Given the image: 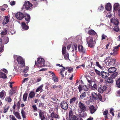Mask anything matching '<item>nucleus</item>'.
Instances as JSON below:
<instances>
[{"instance_id": "nucleus-1", "label": "nucleus", "mask_w": 120, "mask_h": 120, "mask_svg": "<svg viewBox=\"0 0 120 120\" xmlns=\"http://www.w3.org/2000/svg\"><path fill=\"white\" fill-rule=\"evenodd\" d=\"M90 99L92 101L95 100H99L100 101L103 102L105 100L102 99L101 95L99 94H97V93L93 92L92 93L91 96L90 97Z\"/></svg>"}, {"instance_id": "nucleus-2", "label": "nucleus", "mask_w": 120, "mask_h": 120, "mask_svg": "<svg viewBox=\"0 0 120 120\" xmlns=\"http://www.w3.org/2000/svg\"><path fill=\"white\" fill-rule=\"evenodd\" d=\"M94 71L97 75L99 76H101L104 79H105L109 76V74L108 72H106L104 71L100 72L96 69H94Z\"/></svg>"}, {"instance_id": "nucleus-3", "label": "nucleus", "mask_w": 120, "mask_h": 120, "mask_svg": "<svg viewBox=\"0 0 120 120\" xmlns=\"http://www.w3.org/2000/svg\"><path fill=\"white\" fill-rule=\"evenodd\" d=\"M35 65L39 68L44 67L45 65V60L43 58H38L37 62L35 61Z\"/></svg>"}, {"instance_id": "nucleus-4", "label": "nucleus", "mask_w": 120, "mask_h": 120, "mask_svg": "<svg viewBox=\"0 0 120 120\" xmlns=\"http://www.w3.org/2000/svg\"><path fill=\"white\" fill-rule=\"evenodd\" d=\"M106 61V64L108 66H110L113 64H115L116 59H111L110 56H108L106 58L105 61Z\"/></svg>"}, {"instance_id": "nucleus-5", "label": "nucleus", "mask_w": 120, "mask_h": 120, "mask_svg": "<svg viewBox=\"0 0 120 120\" xmlns=\"http://www.w3.org/2000/svg\"><path fill=\"white\" fill-rule=\"evenodd\" d=\"M93 38L89 37L86 39V42L89 46L91 48L94 47V44L93 41Z\"/></svg>"}, {"instance_id": "nucleus-6", "label": "nucleus", "mask_w": 120, "mask_h": 120, "mask_svg": "<svg viewBox=\"0 0 120 120\" xmlns=\"http://www.w3.org/2000/svg\"><path fill=\"white\" fill-rule=\"evenodd\" d=\"M17 60L18 64H20L21 67H25V64L24 60L20 56H19L17 57Z\"/></svg>"}, {"instance_id": "nucleus-7", "label": "nucleus", "mask_w": 120, "mask_h": 120, "mask_svg": "<svg viewBox=\"0 0 120 120\" xmlns=\"http://www.w3.org/2000/svg\"><path fill=\"white\" fill-rule=\"evenodd\" d=\"M32 5L29 1H26L23 5V7H24L26 10L30 11L31 9L30 8L32 7Z\"/></svg>"}, {"instance_id": "nucleus-8", "label": "nucleus", "mask_w": 120, "mask_h": 120, "mask_svg": "<svg viewBox=\"0 0 120 120\" xmlns=\"http://www.w3.org/2000/svg\"><path fill=\"white\" fill-rule=\"evenodd\" d=\"M79 107L81 110V111H87L88 110L86 106L82 103L81 101L79 102Z\"/></svg>"}, {"instance_id": "nucleus-9", "label": "nucleus", "mask_w": 120, "mask_h": 120, "mask_svg": "<svg viewBox=\"0 0 120 120\" xmlns=\"http://www.w3.org/2000/svg\"><path fill=\"white\" fill-rule=\"evenodd\" d=\"M61 108L65 110H66L68 109V105L67 102L64 101H62L60 104Z\"/></svg>"}, {"instance_id": "nucleus-10", "label": "nucleus", "mask_w": 120, "mask_h": 120, "mask_svg": "<svg viewBox=\"0 0 120 120\" xmlns=\"http://www.w3.org/2000/svg\"><path fill=\"white\" fill-rule=\"evenodd\" d=\"M88 108L89 111L90 113L92 114L94 113L97 109L93 105L89 106Z\"/></svg>"}, {"instance_id": "nucleus-11", "label": "nucleus", "mask_w": 120, "mask_h": 120, "mask_svg": "<svg viewBox=\"0 0 120 120\" xmlns=\"http://www.w3.org/2000/svg\"><path fill=\"white\" fill-rule=\"evenodd\" d=\"M24 14L21 12H18L15 15V16L19 20L22 19L24 18Z\"/></svg>"}, {"instance_id": "nucleus-12", "label": "nucleus", "mask_w": 120, "mask_h": 120, "mask_svg": "<svg viewBox=\"0 0 120 120\" xmlns=\"http://www.w3.org/2000/svg\"><path fill=\"white\" fill-rule=\"evenodd\" d=\"M120 46V45H119L117 46L114 47V49L113 50V52L110 53L111 55H113V56L116 55L117 53V52Z\"/></svg>"}, {"instance_id": "nucleus-13", "label": "nucleus", "mask_w": 120, "mask_h": 120, "mask_svg": "<svg viewBox=\"0 0 120 120\" xmlns=\"http://www.w3.org/2000/svg\"><path fill=\"white\" fill-rule=\"evenodd\" d=\"M24 18H25V20L26 21V23L27 24L30 21V15L29 14L25 13L24 14Z\"/></svg>"}, {"instance_id": "nucleus-14", "label": "nucleus", "mask_w": 120, "mask_h": 120, "mask_svg": "<svg viewBox=\"0 0 120 120\" xmlns=\"http://www.w3.org/2000/svg\"><path fill=\"white\" fill-rule=\"evenodd\" d=\"M78 48L79 51L80 52H82V54L85 53L86 52V51L85 49H84L83 46L82 45H79L78 46Z\"/></svg>"}, {"instance_id": "nucleus-15", "label": "nucleus", "mask_w": 120, "mask_h": 120, "mask_svg": "<svg viewBox=\"0 0 120 120\" xmlns=\"http://www.w3.org/2000/svg\"><path fill=\"white\" fill-rule=\"evenodd\" d=\"M50 116L52 118H55L59 119L60 118L59 115L54 112L52 113L50 115Z\"/></svg>"}, {"instance_id": "nucleus-16", "label": "nucleus", "mask_w": 120, "mask_h": 120, "mask_svg": "<svg viewBox=\"0 0 120 120\" xmlns=\"http://www.w3.org/2000/svg\"><path fill=\"white\" fill-rule=\"evenodd\" d=\"M105 81L106 82L109 83H112L114 82L113 79L111 77L107 78L105 80Z\"/></svg>"}, {"instance_id": "nucleus-17", "label": "nucleus", "mask_w": 120, "mask_h": 120, "mask_svg": "<svg viewBox=\"0 0 120 120\" xmlns=\"http://www.w3.org/2000/svg\"><path fill=\"white\" fill-rule=\"evenodd\" d=\"M105 8L106 9L107 11H110L112 8L111 4L110 3H107L105 5Z\"/></svg>"}, {"instance_id": "nucleus-18", "label": "nucleus", "mask_w": 120, "mask_h": 120, "mask_svg": "<svg viewBox=\"0 0 120 120\" xmlns=\"http://www.w3.org/2000/svg\"><path fill=\"white\" fill-rule=\"evenodd\" d=\"M111 22L112 23H113V24L116 26H118L119 24V21L118 20L116 19H111Z\"/></svg>"}, {"instance_id": "nucleus-19", "label": "nucleus", "mask_w": 120, "mask_h": 120, "mask_svg": "<svg viewBox=\"0 0 120 120\" xmlns=\"http://www.w3.org/2000/svg\"><path fill=\"white\" fill-rule=\"evenodd\" d=\"M117 69L114 67H112L109 68L108 70V72L109 73H112L115 72Z\"/></svg>"}, {"instance_id": "nucleus-20", "label": "nucleus", "mask_w": 120, "mask_h": 120, "mask_svg": "<svg viewBox=\"0 0 120 120\" xmlns=\"http://www.w3.org/2000/svg\"><path fill=\"white\" fill-rule=\"evenodd\" d=\"M21 26L22 29L24 30H27L29 28L28 26H27L25 22H22V23Z\"/></svg>"}, {"instance_id": "nucleus-21", "label": "nucleus", "mask_w": 120, "mask_h": 120, "mask_svg": "<svg viewBox=\"0 0 120 120\" xmlns=\"http://www.w3.org/2000/svg\"><path fill=\"white\" fill-rule=\"evenodd\" d=\"M120 6L119 4L118 3H115L113 6V11H116L118 10Z\"/></svg>"}, {"instance_id": "nucleus-22", "label": "nucleus", "mask_w": 120, "mask_h": 120, "mask_svg": "<svg viewBox=\"0 0 120 120\" xmlns=\"http://www.w3.org/2000/svg\"><path fill=\"white\" fill-rule=\"evenodd\" d=\"M44 113L40 110L39 112V117L41 120H44L45 117L44 115Z\"/></svg>"}, {"instance_id": "nucleus-23", "label": "nucleus", "mask_w": 120, "mask_h": 120, "mask_svg": "<svg viewBox=\"0 0 120 120\" xmlns=\"http://www.w3.org/2000/svg\"><path fill=\"white\" fill-rule=\"evenodd\" d=\"M6 96L5 91L4 90H2L0 93V98L2 99H4Z\"/></svg>"}, {"instance_id": "nucleus-24", "label": "nucleus", "mask_w": 120, "mask_h": 120, "mask_svg": "<svg viewBox=\"0 0 120 120\" xmlns=\"http://www.w3.org/2000/svg\"><path fill=\"white\" fill-rule=\"evenodd\" d=\"M90 35H95L97 34L96 32L93 30H90L88 32Z\"/></svg>"}, {"instance_id": "nucleus-25", "label": "nucleus", "mask_w": 120, "mask_h": 120, "mask_svg": "<svg viewBox=\"0 0 120 120\" xmlns=\"http://www.w3.org/2000/svg\"><path fill=\"white\" fill-rule=\"evenodd\" d=\"M8 17L7 16H6L3 21V24H6L8 23L9 21Z\"/></svg>"}, {"instance_id": "nucleus-26", "label": "nucleus", "mask_w": 120, "mask_h": 120, "mask_svg": "<svg viewBox=\"0 0 120 120\" xmlns=\"http://www.w3.org/2000/svg\"><path fill=\"white\" fill-rule=\"evenodd\" d=\"M7 78L6 75L5 74L2 72H0V78L4 79L6 78Z\"/></svg>"}, {"instance_id": "nucleus-27", "label": "nucleus", "mask_w": 120, "mask_h": 120, "mask_svg": "<svg viewBox=\"0 0 120 120\" xmlns=\"http://www.w3.org/2000/svg\"><path fill=\"white\" fill-rule=\"evenodd\" d=\"M92 64H93L92 62H91L90 61L88 60V61L87 63V64L86 67L88 68H92Z\"/></svg>"}, {"instance_id": "nucleus-28", "label": "nucleus", "mask_w": 120, "mask_h": 120, "mask_svg": "<svg viewBox=\"0 0 120 120\" xmlns=\"http://www.w3.org/2000/svg\"><path fill=\"white\" fill-rule=\"evenodd\" d=\"M13 113L14 115L18 119H21V117L19 114L17 112L13 111Z\"/></svg>"}, {"instance_id": "nucleus-29", "label": "nucleus", "mask_w": 120, "mask_h": 120, "mask_svg": "<svg viewBox=\"0 0 120 120\" xmlns=\"http://www.w3.org/2000/svg\"><path fill=\"white\" fill-rule=\"evenodd\" d=\"M116 85L118 88H120V77L116 81Z\"/></svg>"}, {"instance_id": "nucleus-30", "label": "nucleus", "mask_w": 120, "mask_h": 120, "mask_svg": "<svg viewBox=\"0 0 120 120\" xmlns=\"http://www.w3.org/2000/svg\"><path fill=\"white\" fill-rule=\"evenodd\" d=\"M75 115H73V112L72 110H71L69 112V118L72 119L73 117H74V116Z\"/></svg>"}, {"instance_id": "nucleus-31", "label": "nucleus", "mask_w": 120, "mask_h": 120, "mask_svg": "<svg viewBox=\"0 0 120 120\" xmlns=\"http://www.w3.org/2000/svg\"><path fill=\"white\" fill-rule=\"evenodd\" d=\"M35 94L33 91H31L29 95V97L30 98H33L35 96Z\"/></svg>"}, {"instance_id": "nucleus-32", "label": "nucleus", "mask_w": 120, "mask_h": 120, "mask_svg": "<svg viewBox=\"0 0 120 120\" xmlns=\"http://www.w3.org/2000/svg\"><path fill=\"white\" fill-rule=\"evenodd\" d=\"M81 93L82 94L80 95V98L81 99H83L86 97V93L85 92H83Z\"/></svg>"}, {"instance_id": "nucleus-33", "label": "nucleus", "mask_w": 120, "mask_h": 120, "mask_svg": "<svg viewBox=\"0 0 120 120\" xmlns=\"http://www.w3.org/2000/svg\"><path fill=\"white\" fill-rule=\"evenodd\" d=\"M65 71V69H64L63 68H61L60 70V74L62 76V78H64V77L63 73Z\"/></svg>"}, {"instance_id": "nucleus-34", "label": "nucleus", "mask_w": 120, "mask_h": 120, "mask_svg": "<svg viewBox=\"0 0 120 120\" xmlns=\"http://www.w3.org/2000/svg\"><path fill=\"white\" fill-rule=\"evenodd\" d=\"M77 98L75 97H74L71 99L70 101V104H72L73 103L75 102Z\"/></svg>"}, {"instance_id": "nucleus-35", "label": "nucleus", "mask_w": 120, "mask_h": 120, "mask_svg": "<svg viewBox=\"0 0 120 120\" xmlns=\"http://www.w3.org/2000/svg\"><path fill=\"white\" fill-rule=\"evenodd\" d=\"M118 72H116L112 73L111 75V77L113 79H114L118 75Z\"/></svg>"}, {"instance_id": "nucleus-36", "label": "nucleus", "mask_w": 120, "mask_h": 120, "mask_svg": "<svg viewBox=\"0 0 120 120\" xmlns=\"http://www.w3.org/2000/svg\"><path fill=\"white\" fill-rule=\"evenodd\" d=\"M9 108V106L7 105H5L4 107V110L3 111L4 113H5L7 112Z\"/></svg>"}, {"instance_id": "nucleus-37", "label": "nucleus", "mask_w": 120, "mask_h": 120, "mask_svg": "<svg viewBox=\"0 0 120 120\" xmlns=\"http://www.w3.org/2000/svg\"><path fill=\"white\" fill-rule=\"evenodd\" d=\"M52 78L55 82H57L58 81V79L55 75H52Z\"/></svg>"}, {"instance_id": "nucleus-38", "label": "nucleus", "mask_w": 120, "mask_h": 120, "mask_svg": "<svg viewBox=\"0 0 120 120\" xmlns=\"http://www.w3.org/2000/svg\"><path fill=\"white\" fill-rule=\"evenodd\" d=\"M27 95V93H25L23 94V100L24 101H26Z\"/></svg>"}, {"instance_id": "nucleus-39", "label": "nucleus", "mask_w": 120, "mask_h": 120, "mask_svg": "<svg viewBox=\"0 0 120 120\" xmlns=\"http://www.w3.org/2000/svg\"><path fill=\"white\" fill-rule=\"evenodd\" d=\"M67 53L66 51V48L65 47H63L62 49V53L63 55Z\"/></svg>"}, {"instance_id": "nucleus-40", "label": "nucleus", "mask_w": 120, "mask_h": 120, "mask_svg": "<svg viewBox=\"0 0 120 120\" xmlns=\"http://www.w3.org/2000/svg\"><path fill=\"white\" fill-rule=\"evenodd\" d=\"M64 56V58L66 60H69V54L68 52L66 53L64 55H63Z\"/></svg>"}, {"instance_id": "nucleus-41", "label": "nucleus", "mask_w": 120, "mask_h": 120, "mask_svg": "<svg viewBox=\"0 0 120 120\" xmlns=\"http://www.w3.org/2000/svg\"><path fill=\"white\" fill-rule=\"evenodd\" d=\"M43 85H41L39 86L38 87L36 90V92H38L41 90L42 91V89L43 87Z\"/></svg>"}, {"instance_id": "nucleus-42", "label": "nucleus", "mask_w": 120, "mask_h": 120, "mask_svg": "<svg viewBox=\"0 0 120 120\" xmlns=\"http://www.w3.org/2000/svg\"><path fill=\"white\" fill-rule=\"evenodd\" d=\"M21 114L22 116V117L23 118H26V113L24 111L23 109H22L21 112Z\"/></svg>"}, {"instance_id": "nucleus-43", "label": "nucleus", "mask_w": 120, "mask_h": 120, "mask_svg": "<svg viewBox=\"0 0 120 120\" xmlns=\"http://www.w3.org/2000/svg\"><path fill=\"white\" fill-rule=\"evenodd\" d=\"M74 117L72 118H68V117H66L67 120H78V118L75 116H74Z\"/></svg>"}, {"instance_id": "nucleus-44", "label": "nucleus", "mask_w": 120, "mask_h": 120, "mask_svg": "<svg viewBox=\"0 0 120 120\" xmlns=\"http://www.w3.org/2000/svg\"><path fill=\"white\" fill-rule=\"evenodd\" d=\"M85 111H82L81 112V113H80V115L82 117H84L86 116V113L84 112Z\"/></svg>"}, {"instance_id": "nucleus-45", "label": "nucleus", "mask_w": 120, "mask_h": 120, "mask_svg": "<svg viewBox=\"0 0 120 120\" xmlns=\"http://www.w3.org/2000/svg\"><path fill=\"white\" fill-rule=\"evenodd\" d=\"M98 92L101 93H102L104 92V90L102 87H99L98 88Z\"/></svg>"}, {"instance_id": "nucleus-46", "label": "nucleus", "mask_w": 120, "mask_h": 120, "mask_svg": "<svg viewBox=\"0 0 120 120\" xmlns=\"http://www.w3.org/2000/svg\"><path fill=\"white\" fill-rule=\"evenodd\" d=\"M83 89L85 91H87L88 89L89 88L86 85H84L82 86Z\"/></svg>"}, {"instance_id": "nucleus-47", "label": "nucleus", "mask_w": 120, "mask_h": 120, "mask_svg": "<svg viewBox=\"0 0 120 120\" xmlns=\"http://www.w3.org/2000/svg\"><path fill=\"white\" fill-rule=\"evenodd\" d=\"M113 30L116 32H118L119 30V28L118 26H115L113 28Z\"/></svg>"}, {"instance_id": "nucleus-48", "label": "nucleus", "mask_w": 120, "mask_h": 120, "mask_svg": "<svg viewBox=\"0 0 120 120\" xmlns=\"http://www.w3.org/2000/svg\"><path fill=\"white\" fill-rule=\"evenodd\" d=\"M7 32L8 31L7 30L5 29L0 34L2 35H5L7 34Z\"/></svg>"}, {"instance_id": "nucleus-49", "label": "nucleus", "mask_w": 120, "mask_h": 120, "mask_svg": "<svg viewBox=\"0 0 120 120\" xmlns=\"http://www.w3.org/2000/svg\"><path fill=\"white\" fill-rule=\"evenodd\" d=\"M29 69V67L27 66L26 68H25L22 71V72L24 73H26L28 71V70Z\"/></svg>"}, {"instance_id": "nucleus-50", "label": "nucleus", "mask_w": 120, "mask_h": 120, "mask_svg": "<svg viewBox=\"0 0 120 120\" xmlns=\"http://www.w3.org/2000/svg\"><path fill=\"white\" fill-rule=\"evenodd\" d=\"M82 85H80L78 87V89H79V92L80 93H81V91L83 90L82 87Z\"/></svg>"}, {"instance_id": "nucleus-51", "label": "nucleus", "mask_w": 120, "mask_h": 120, "mask_svg": "<svg viewBox=\"0 0 120 120\" xmlns=\"http://www.w3.org/2000/svg\"><path fill=\"white\" fill-rule=\"evenodd\" d=\"M72 47L73 49L72 50V51H73L74 50H76L77 49V45H73L72 46Z\"/></svg>"}, {"instance_id": "nucleus-52", "label": "nucleus", "mask_w": 120, "mask_h": 120, "mask_svg": "<svg viewBox=\"0 0 120 120\" xmlns=\"http://www.w3.org/2000/svg\"><path fill=\"white\" fill-rule=\"evenodd\" d=\"M6 100L9 102H11L12 100L11 98L10 97H7L6 98Z\"/></svg>"}, {"instance_id": "nucleus-53", "label": "nucleus", "mask_w": 120, "mask_h": 120, "mask_svg": "<svg viewBox=\"0 0 120 120\" xmlns=\"http://www.w3.org/2000/svg\"><path fill=\"white\" fill-rule=\"evenodd\" d=\"M103 115L105 116H108L109 115L108 111L106 110L103 112Z\"/></svg>"}, {"instance_id": "nucleus-54", "label": "nucleus", "mask_w": 120, "mask_h": 120, "mask_svg": "<svg viewBox=\"0 0 120 120\" xmlns=\"http://www.w3.org/2000/svg\"><path fill=\"white\" fill-rule=\"evenodd\" d=\"M32 3L34 4V5H36L37 4V1L36 0H32Z\"/></svg>"}, {"instance_id": "nucleus-55", "label": "nucleus", "mask_w": 120, "mask_h": 120, "mask_svg": "<svg viewBox=\"0 0 120 120\" xmlns=\"http://www.w3.org/2000/svg\"><path fill=\"white\" fill-rule=\"evenodd\" d=\"M32 107L33 108L34 110V111L35 112L37 111V108L36 107V106L35 105H33L32 106Z\"/></svg>"}, {"instance_id": "nucleus-56", "label": "nucleus", "mask_w": 120, "mask_h": 120, "mask_svg": "<svg viewBox=\"0 0 120 120\" xmlns=\"http://www.w3.org/2000/svg\"><path fill=\"white\" fill-rule=\"evenodd\" d=\"M107 37V36L106 35H105L104 34H103L101 36V40L105 39H106V38Z\"/></svg>"}, {"instance_id": "nucleus-57", "label": "nucleus", "mask_w": 120, "mask_h": 120, "mask_svg": "<svg viewBox=\"0 0 120 120\" xmlns=\"http://www.w3.org/2000/svg\"><path fill=\"white\" fill-rule=\"evenodd\" d=\"M5 42L4 43L5 44H6L7 43L9 42V38L8 37L6 38L5 39Z\"/></svg>"}, {"instance_id": "nucleus-58", "label": "nucleus", "mask_w": 120, "mask_h": 120, "mask_svg": "<svg viewBox=\"0 0 120 120\" xmlns=\"http://www.w3.org/2000/svg\"><path fill=\"white\" fill-rule=\"evenodd\" d=\"M98 9L99 10H103L104 9V7L102 5H101L98 8Z\"/></svg>"}, {"instance_id": "nucleus-59", "label": "nucleus", "mask_w": 120, "mask_h": 120, "mask_svg": "<svg viewBox=\"0 0 120 120\" xmlns=\"http://www.w3.org/2000/svg\"><path fill=\"white\" fill-rule=\"evenodd\" d=\"M20 103L19 101L17 103V107L18 109H20Z\"/></svg>"}, {"instance_id": "nucleus-60", "label": "nucleus", "mask_w": 120, "mask_h": 120, "mask_svg": "<svg viewBox=\"0 0 120 120\" xmlns=\"http://www.w3.org/2000/svg\"><path fill=\"white\" fill-rule=\"evenodd\" d=\"M1 71H2L4 73L7 74L8 73V71L5 69L3 68L1 69Z\"/></svg>"}, {"instance_id": "nucleus-61", "label": "nucleus", "mask_w": 120, "mask_h": 120, "mask_svg": "<svg viewBox=\"0 0 120 120\" xmlns=\"http://www.w3.org/2000/svg\"><path fill=\"white\" fill-rule=\"evenodd\" d=\"M113 110V109L111 108L110 109V112L112 114V116H114V114L113 112H112V111Z\"/></svg>"}, {"instance_id": "nucleus-62", "label": "nucleus", "mask_w": 120, "mask_h": 120, "mask_svg": "<svg viewBox=\"0 0 120 120\" xmlns=\"http://www.w3.org/2000/svg\"><path fill=\"white\" fill-rule=\"evenodd\" d=\"M96 65L99 67L100 68H101V66L100 65L98 62H96Z\"/></svg>"}, {"instance_id": "nucleus-63", "label": "nucleus", "mask_w": 120, "mask_h": 120, "mask_svg": "<svg viewBox=\"0 0 120 120\" xmlns=\"http://www.w3.org/2000/svg\"><path fill=\"white\" fill-rule=\"evenodd\" d=\"M97 86V84L96 83H94L93 85V87L94 89L96 90L98 89V87Z\"/></svg>"}, {"instance_id": "nucleus-64", "label": "nucleus", "mask_w": 120, "mask_h": 120, "mask_svg": "<svg viewBox=\"0 0 120 120\" xmlns=\"http://www.w3.org/2000/svg\"><path fill=\"white\" fill-rule=\"evenodd\" d=\"M102 88L103 89L104 91H106L107 90V86H104Z\"/></svg>"}]
</instances>
